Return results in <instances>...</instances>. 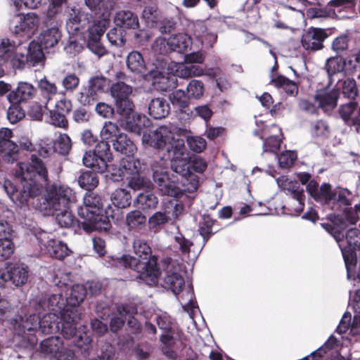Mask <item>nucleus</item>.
Here are the masks:
<instances>
[{
  "instance_id": "obj_35",
  "label": "nucleus",
  "mask_w": 360,
  "mask_h": 360,
  "mask_svg": "<svg viewBox=\"0 0 360 360\" xmlns=\"http://www.w3.org/2000/svg\"><path fill=\"white\" fill-rule=\"evenodd\" d=\"M18 16L20 17V22L19 25H15L13 30L15 35L22 34L38 26L39 19L34 13H28L26 15L18 14Z\"/></svg>"
},
{
  "instance_id": "obj_41",
  "label": "nucleus",
  "mask_w": 360,
  "mask_h": 360,
  "mask_svg": "<svg viewBox=\"0 0 360 360\" xmlns=\"http://www.w3.org/2000/svg\"><path fill=\"white\" fill-rule=\"evenodd\" d=\"M192 44L191 37L186 33L180 32L176 34H172L168 39L164 37H158L154 45H190Z\"/></svg>"
},
{
  "instance_id": "obj_1",
  "label": "nucleus",
  "mask_w": 360,
  "mask_h": 360,
  "mask_svg": "<svg viewBox=\"0 0 360 360\" xmlns=\"http://www.w3.org/2000/svg\"><path fill=\"white\" fill-rule=\"evenodd\" d=\"M59 295H40L30 301V306L37 314L29 316L17 315L12 321L11 326L15 335L22 339L17 351L18 358L30 359L34 354L37 340L35 337L26 338V332H37L43 334H53L60 331V323L64 313V303Z\"/></svg>"
},
{
  "instance_id": "obj_17",
  "label": "nucleus",
  "mask_w": 360,
  "mask_h": 360,
  "mask_svg": "<svg viewBox=\"0 0 360 360\" xmlns=\"http://www.w3.org/2000/svg\"><path fill=\"white\" fill-rule=\"evenodd\" d=\"M205 58V53L202 51L185 53L184 56L185 64L180 67L179 76L183 78H187L202 75L205 70L198 64L202 63Z\"/></svg>"
},
{
  "instance_id": "obj_22",
  "label": "nucleus",
  "mask_w": 360,
  "mask_h": 360,
  "mask_svg": "<svg viewBox=\"0 0 360 360\" xmlns=\"http://www.w3.org/2000/svg\"><path fill=\"white\" fill-rule=\"evenodd\" d=\"M37 89L30 83L20 82L15 90H13L7 95V100L11 104H17L32 99Z\"/></svg>"
},
{
  "instance_id": "obj_45",
  "label": "nucleus",
  "mask_w": 360,
  "mask_h": 360,
  "mask_svg": "<svg viewBox=\"0 0 360 360\" xmlns=\"http://www.w3.org/2000/svg\"><path fill=\"white\" fill-rule=\"evenodd\" d=\"M161 18V13L156 6H145L141 13L143 21L149 27L157 26Z\"/></svg>"
},
{
  "instance_id": "obj_20",
  "label": "nucleus",
  "mask_w": 360,
  "mask_h": 360,
  "mask_svg": "<svg viewBox=\"0 0 360 360\" xmlns=\"http://www.w3.org/2000/svg\"><path fill=\"white\" fill-rule=\"evenodd\" d=\"M13 132L8 128L0 129V154L7 163H13L18 159V146L11 140Z\"/></svg>"
},
{
  "instance_id": "obj_55",
  "label": "nucleus",
  "mask_w": 360,
  "mask_h": 360,
  "mask_svg": "<svg viewBox=\"0 0 360 360\" xmlns=\"http://www.w3.org/2000/svg\"><path fill=\"white\" fill-rule=\"evenodd\" d=\"M152 186L150 181L140 175V173L137 174H132L129 177L128 181V186L134 191L143 190V191L149 189Z\"/></svg>"
},
{
  "instance_id": "obj_57",
  "label": "nucleus",
  "mask_w": 360,
  "mask_h": 360,
  "mask_svg": "<svg viewBox=\"0 0 360 360\" xmlns=\"http://www.w3.org/2000/svg\"><path fill=\"white\" fill-rule=\"evenodd\" d=\"M310 131L312 137L324 139L329 134V127L326 121L316 120L311 123Z\"/></svg>"
},
{
  "instance_id": "obj_52",
  "label": "nucleus",
  "mask_w": 360,
  "mask_h": 360,
  "mask_svg": "<svg viewBox=\"0 0 360 360\" xmlns=\"http://www.w3.org/2000/svg\"><path fill=\"white\" fill-rule=\"evenodd\" d=\"M38 86L41 95L45 100L44 104L46 106L48 103L52 99V97L57 94V87L54 83L50 82L46 77L39 80Z\"/></svg>"
},
{
  "instance_id": "obj_21",
  "label": "nucleus",
  "mask_w": 360,
  "mask_h": 360,
  "mask_svg": "<svg viewBox=\"0 0 360 360\" xmlns=\"http://www.w3.org/2000/svg\"><path fill=\"white\" fill-rule=\"evenodd\" d=\"M171 135L172 133L167 127L161 126L155 130L144 132L142 135V141L143 144L150 147L162 149L171 139Z\"/></svg>"
},
{
  "instance_id": "obj_37",
  "label": "nucleus",
  "mask_w": 360,
  "mask_h": 360,
  "mask_svg": "<svg viewBox=\"0 0 360 360\" xmlns=\"http://www.w3.org/2000/svg\"><path fill=\"white\" fill-rule=\"evenodd\" d=\"M329 187V184H323L319 186L316 181L310 180L306 186V190L310 196L323 206L325 197L327 196Z\"/></svg>"
},
{
  "instance_id": "obj_53",
  "label": "nucleus",
  "mask_w": 360,
  "mask_h": 360,
  "mask_svg": "<svg viewBox=\"0 0 360 360\" xmlns=\"http://www.w3.org/2000/svg\"><path fill=\"white\" fill-rule=\"evenodd\" d=\"M131 92V86L123 82L114 83L110 87V94L115 101L129 98Z\"/></svg>"
},
{
  "instance_id": "obj_51",
  "label": "nucleus",
  "mask_w": 360,
  "mask_h": 360,
  "mask_svg": "<svg viewBox=\"0 0 360 360\" xmlns=\"http://www.w3.org/2000/svg\"><path fill=\"white\" fill-rule=\"evenodd\" d=\"M182 211V205L179 203L176 199H172L165 202L162 207V212L169 221L176 219L181 214Z\"/></svg>"
},
{
  "instance_id": "obj_58",
  "label": "nucleus",
  "mask_w": 360,
  "mask_h": 360,
  "mask_svg": "<svg viewBox=\"0 0 360 360\" xmlns=\"http://www.w3.org/2000/svg\"><path fill=\"white\" fill-rule=\"evenodd\" d=\"M353 300L356 314L352 320V334L357 335L360 333V288L356 291Z\"/></svg>"
},
{
  "instance_id": "obj_19",
  "label": "nucleus",
  "mask_w": 360,
  "mask_h": 360,
  "mask_svg": "<svg viewBox=\"0 0 360 360\" xmlns=\"http://www.w3.org/2000/svg\"><path fill=\"white\" fill-rule=\"evenodd\" d=\"M106 79L103 76L91 77L86 86L82 88L78 98L79 101L84 105H92L98 98V93L104 91Z\"/></svg>"
},
{
  "instance_id": "obj_12",
  "label": "nucleus",
  "mask_w": 360,
  "mask_h": 360,
  "mask_svg": "<svg viewBox=\"0 0 360 360\" xmlns=\"http://www.w3.org/2000/svg\"><path fill=\"white\" fill-rule=\"evenodd\" d=\"M347 46H332V49L337 52V53L340 54L338 56L330 58L326 60V69L328 77V82L330 84H333L335 82L338 84L342 80V77L344 76V69L345 67L348 65L354 70L359 69L358 65L355 68V65H357L355 61L354 55L352 58L354 60L350 58H345L342 54L343 52L347 51Z\"/></svg>"
},
{
  "instance_id": "obj_31",
  "label": "nucleus",
  "mask_w": 360,
  "mask_h": 360,
  "mask_svg": "<svg viewBox=\"0 0 360 360\" xmlns=\"http://www.w3.org/2000/svg\"><path fill=\"white\" fill-rule=\"evenodd\" d=\"M63 342L59 336H51L41 341V352L49 356L50 360H55L56 356L62 350Z\"/></svg>"
},
{
  "instance_id": "obj_54",
  "label": "nucleus",
  "mask_w": 360,
  "mask_h": 360,
  "mask_svg": "<svg viewBox=\"0 0 360 360\" xmlns=\"http://www.w3.org/2000/svg\"><path fill=\"white\" fill-rule=\"evenodd\" d=\"M187 96L189 99L198 100L202 98L205 91L204 83L199 79H191L186 87Z\"/></svg>"
},
{
  "instance_id": "obj_14",
  "label": "nucleus",
  "mask_w": 360,
  "mask_h": 360,
  "mask_svg": "<svg viewBox=\"0 0 360 360\" xmlns=\"http://www.w3.org/2000/svg\"><path fill=\"white\" fill-rule=\"evenodd\" d=\"M164 271L163 287L169 289L177 296L185 285L180 264L177 261L170 259L165 264Z\"/></svg>"
},
{
  "instance_id": "obj_25",
  "label": "nucleus",
  "mask_w": 360,
  "mask_h": 360,
  "mask_svg": "<svg viewBox=\"0 0 360 360\" xmlns=\"http://www.w3.org/2000/svg\"><path fill=\"white\" fill-rule=\"evenodd\" d=\"M87 20L91 25L88 28L89 39L86 45H94V44L98 43L101 37L103 35L109 24V19L103 17L99 19H89Z\"/></svg>"
},
{
  "instance_id": "obj_10",
  "label": "nucleus",
  "mask_w": 360,
  "mask_h": 360,
  "mask_svg": "<svg viewBox=\"0 0 360 360\" xmlns=\"http://www.w3.org/2000/svg\"><path fill=\"white\" fill-rule=\"evenodd\" d=\"M109 142L110 139H101L92 151L89 150L84 154L83 164L99 173L107 171L110 167L108 163L112 160Z\"/></svg>"
},
{
  "instance_id": "obj_62",
  "label": "nucleus",
  "mask_w": 360,
  "mask_h": 360,
  "mask_svg": "<svg viewBox=\"0 0 360 360\" xmlns=\"http://www.w3.org/2000/svg\"><path fill=\"white\" fill-rule=\"evenodd\" d=\"M344 212V218H340L338 221L340 223V226H338L340 229H344L346 228L345 225V221L349 223V224H356V223L359 220V215L355 209L353 207H343L342 210Z\"/></svg>"
},
{
  "instance_id": "obj_13",
  "label": "nucleus",
  "mask_w": 360,
  "mask_h": 360,
  "mask_svg": "<svg viewBox=\"0 0 360 360\" xmlns=\"http://www.w3.org/2000/svg\"><path fill=\"white\" fill-rule=\"evenodd\" d=\"M29 276V268L21 262H8L4 269H0V287L11 282L16 287L26 283Z\"/></svg>"
},
{
  "instance_id": "obj_40",
  "label": "nucleus",
  "mask_w": 360,
  "mask_h": 360,
  "mask_svg": "<svg viewBox=\"0 0 360 360\" xmlns=\"http://www.w3.org/2000/svg\"><path fill=\"white\" fill-rule=\"evenodd\" d=\"M141 169V163L139 159H135L134 155L127 156L120 162V167L119 169L118 177L121 179L122 176H124L125 174L132 176L137 174Z\"/></svg>"
},
{
  "instance_id": "obj_15",
  "label": "nucleus",
  "mask_w": 360,
  "mask_h": 360,
  "mask_svg": "<svg viewBox=\"0 0 360 360\" xmlns=\"http://www.w3.org/2000/svg\"><path fill=\"white\" fill-rule=\"evenodd\" d=\"M59 282L56 283V285L58 287L64 285L66 288V292L65 296L62 292L54 293L53 295H59L63 298V302L64 303V313L68 312H76V309L80 304L84 300L86 297V291L84 285L75 284L72 286L68 288L65 283L60 285Z\"/></svg>"
},
{
  "instance_id": "obj_9",
  "label": "nucleus",
  "mask_w": 360,
  "mask_h": 360,
  "mask_svg": "<svg viewBox=\"0 0 360 360\" xmlns=\"http://www.w3.org/2000/svg\"><path fill=\"white\" fill-rule=\"evenodd\" d=\"M101 139H110L113 149L126 156L134 155L136 146L127 134L120 131L118 126L112 122H105L101 133Z\"/></svg>"
},
{
  "instance_id": "obj_8",
  "label": "nucleus",
  "mask_w": 360,
  "mask_h": 360,
  "mask_svg": "<svg viewBox=\"0 0 360 360\" xmlns=\"http://www.w3.org/2000/svg\"><path fill=\"white\" fill-rule=\"evenodd\" d=\"M297 179L300 182L289 180L285 176L276 179L278 187L288 196V207H283L288 210V214L291 216H298L304 210L305 194L303 186L310 181L311 175L309 173L301 172L297 174Z\"/></svg>"
},
{
  "instance_id": "obj_30",
  "label": "nucleus",
  "mask_w": 360,
  "mask_h": 360,
  "mask_svg": "<svg viewBox=\"0 0 360 360\" xmlns=\"http://www.w3.org/2000/svg\"><path fill=\"white\" fill-rule=\"evenodd\" d=\"M170 112V105L164 98L158 97L150 100L148 104V113L155 120L166 117Z\"/></svg>"
},
{
  "instance_id": "obj_18",
  "label": "nucleus",
  "mask_w": 360,
  "mask_h": 360,
  "mask_svg": "<svg viewBox=\"0 0 360 360\" xmlns=\"http://www.w3.org/2000/svg\"><path fill=\"white\" fill-rule=\"evenodd\" d=\"M352 195V192L347 188L332 189L330 185L327 196L325 197L323 206L334 211L342 210L343 207L351 205Z\"/></svg>"
},
{
  "instance_id": "obj_61",
  "label": "nucleus",
  "mask_w": 360,
  "mask_h": 360,
  "mask_svg": "<svg viewBox=\"0 0 360 360\" xmlns=\"http://www.w3.org/2000/svg\"><path fill=\"white\" fill-rule=\"evenodd\" d=\"M153 84L157 90L167 91L175 86V82L173 77L160 75L153 78Z\"/></svg>"
},
{
  "instance_id": "obj_6",
  "label": "nucleus",
  "mask_w": 360,
  "mask_h": 360,
  "mask_svg": "<svg viewBox=\"0 0 360 360\" xmlns=\"http://www.w3.org/2000/svg\"><path fill=\"white\" fill-rule=\"evenodd\" d=\"M165 164L163 160H160L159 162L154 161L151 163L153 179L162 195L180 198L197 190L198 180L191 177V182L184 184L176 174L167 172Z\"/></svg>"
},
{
  "instance_id": "obj_34",
  "label": "nucleus",
  "mask_w": 360,
  "mask_h": 360,
  "mask_svg": "<svg viewBox=\"0 0 360 360\" xmlns=\"http://www.w3.org/2000/svg\"><path fill=\"white\" fill-rule=\"evenodd\" d=\"M328 37V34L325 30L310 27L302 35V45H323V42Z\"/></svg>"
},
{
  "instance_id": "obj_2",
  "label": "nucleus",
  "mask_w": 360,
  "mask_h": 360,
  "mask_svg": "<svg viewBox=\"0 0 360 360\" xmlns=\"http://www.w3.org/2000/svg\"><path fill=\"white\" fill-rule=\"evenodd\" d=\"M53 167H48L36 155H32L29 162H18L15 176L20 181L18 186L11 181L0 175V188H2L11 200L17 206L23 207L28 204L30 198L41 194L43 184L49 182L48 169L58 175L61 172V162L51 159Z\"/></svg>"
},
{
  "instance_id": "obj_46",
  "label": "nucleus",
  "mask_w": 360,
  "mask_h": 360,
  "mask_svg": "<svg viewBox=\"0 0 360 360\" xmlns=\"http://www.w3.org/2000/svg\"><path fill=\"white\" fill-rule=\"evenodd\" d=\"M96 173L93 171L82 172L78 177V184L79 186L87 191H91L98 184V179Z\"/></svg>"
},
{
  "instance_id": "obj_64",
  "label": "nucleus",
  "mask_w": 360,
  "mask_h": 360,
  "mask_svg": "<svg viewBox=\"0 0 360 360\" xmlns=\"http://www.w3.org/2000/svg\"><path fill=\"white\" fill-rule=\"evenodd\" d=\"M25 117V112L19 103L11 104L7 110V118L10 123L15 124Z\"/></svg>"
},
{
  "instance_id": "obj_27",
  "label": "nucleus",
  "mask_w": 360,
  "mask_h": 360,
  "mask_svg": "<svg viewBox=\"0 0 360 360\" xmlns=\"http://www.w3.org/2000/svg\"><path fill=\"white\" fill-rule=\"evenodd\" d=\"M169 99L174 108L179 110L181 114L188 117L193 115V110L189 107V98L185 91L181 89H176L169 94Z\"/></svg>"
},
{
  "instance_id": "obj_48",
  "label": "nucleus",
  "mask_w": 360,
  "mask_h": 360,
  "mask_svg": "<svg viewBox=\"0 0 360 360\" xmlns=\"http://www.w3.org/2000/svg\"><path fill=\"white\" fill-rule=\"evenodd\" d=\"M214 222L215 220L212 219L209 214H203L198 229L199 233L203 239L202 247L205 246L210 237L217 232V231H213Z\"/></svg>"
},
{
  "instance_id": "obj_44",
  "label": "nucleus",
  "mask_w": 360,
  "mask_h": 360,
  "mask_svg": "<svg viewBox=\"0 0 360 360\" xmlns=\"http://www.w3.org/2000/svg\"><path fill=\"white\" fill-rule=\"evenodd\" d=\"M113 205L120 212V209L126 208L131 205V195L125 188H117L111 195Z\"/></svg>"
},
{
  "instance_id": "obj_60",
  "label": "nucleus",
  "mask_w": 360,
  "mask_h": 360,
  "mask_svg": "<svg viewBox=\"0 0 360 360\" xmlns=\"http://www.w3.org/2000/svg\"><path fill=\"white\" fill-rule=\"evenodd\" d=\"M12 67L15 69L22 70L27 66V58L25 53L18 51L15 48H12L11 54L9 59Z\"/></svg>"
},
{
  "instance_id": "obj_3",
  "label": "nucleus",
  "mask_w": 360,
  "mask_h": 360,
  "mask_svg": "<svg viewBox=\"0 0 360 360\" xmlns=\"http://www.w3.org/2000/svg\"><path fill=\"white\" fill-rule=\"evenodd\" d=\"M132 247L134 256L108 255L104 259V266L115 270L130 269L136 271L138 274L137 278L147 285H157L161 274L157 256L153 255L151 248L141 236L134 237Z\"/></svg>"
},
{
  "instance_id": "obj_24",
  "label": "nucleus",
  "mask_w": 360,
  "mask_h": 360,
  "mask_svg": "<svg viewBox=\"0 0 360 360\" xmlns=\"http://www.w3.org/2000/svg\"><path fill=\"white\" fill-rule=\"evenodd\" d=\"M84 4L92 13L86 14V20L108 18L112 4L109 0H84Z\"/></svg>"
},
{
  "instance_id": "obj_56",
  "label": "nucleus",
  "mask_w": 360,
  "mask_h": 360,
  "mask_svg": "<svg viewBox=\"0 0 360 360\" xmlns=\"http://www.w3.org/2000/svg\"><path fill=\"white\" fill-rule=\"evenodd\" d=\"M71 148V139L66 134H60L53 143L54 151L62 155H68Z\"/></svg>"
},
{
  "instance_id": "obj_11",
  "label": "nucleus",
  "mask_w": 360,
  "mask_h": 360,
  "mask_svg": "<svg viewBox=\"0 0 360 360\" xmlns=\"http://www.w3.org/2000/svg\"><path fill=\"white\" fill-rule=\"evenodd\" d=\"M78 319L77 313L65 311V317L63 318L60 323V331L65 339L72 338V342L75 347L86 352L92 342V338L88 333H81L77 330Z\"/></svg>"
},
{
  "instance_id": "obj_49",
  "label": "nucleus",
  "mask_w": 360,
  "mask_h": 360,
  "mask_svg": "<svg viewBox=\"0 0 360 360\" xmlns=\"http://www.w3.org/2000/svg\"><path fill=\"white\" fill-rule=\"evenodd\" d=\"M126 223L129 229H141L146 225V217L139 210H133L127 214Z\"/></svg>"
},
{
  "instance_id": "obj_39",
  "label": "nucleus",
  "mask_w": 360,
  "mask_h": 360,
  "mask_svg": "<svg viewBox=\"0 0 360 360\" xmlns=\"http://www.w3.org/2000/svg\"><path fill=\"white\" fill-rule=\"evenodd\" d=\"M271 83L277 89H282L288 96H295L298 93L296 83L281 75H277L276 77L271 75Z\"/></svg>"
},
{
  "instance_id": "obj_32",
  "label": "nucleus",
  "mask_w": 360,
  "mask_h": 360,
  "mask_svg": "<svg viewBox=\"0 0 360 360\" xmlns=\"http://www.w3.org/2000/svg\"><path fill=\"white\" fill-rule=\"evenodd\" d=\"M61 39V32L57 27H51L42 32L29 45H57Z\"/></svg>"
},
{
  "instance_id": "obj_42",
  "label": "nucleus",
  "mask_w": 360,
  "mask_h": 360,
  "mask_svg": "<svg viewBox=\"0 0 360 360\" xmlns=\"http://www.w3.org/2000/svg\"><path fill=\"white\" fill-rule=\"evenodd\" d=\"M158 203L156 195L148 190L139 193L134 200V205L143 210L155 208Z\"/></svg>"
},
{
  "instance_id": "obj_36",
  "label": "nucleus",
  "mask_w": 360,
  "mask_h": 360,
  "mask_svg": "<svg viewBox=\"0 0 360 360\" xmlns=\"http://www.w3.org/2000/svg\"><path fill=\"white\" fill-rule=\"evenodd\" d=\"M181 292H183L182 295L177 298L184 310L188 311L191 318L193 319V315L196 311L199 310L198 307L196 305L193 287L188 285L185 290L182 289Z\"/></svg>"
},
{
  "instance_id": "obj_43",
  "label": "nucleus",
  "mask_w": 360,
  "mask_h": 360,
  "mask_svg": "<svg viewBox=\"0 0 360 360\" xmlns=\"http://www.w3.org/2000/svg\"><path fill=\"white\" fill-rule=\"evenodd\" d=\"M127 128L131 132L136 134H143L144 132H148L146 127L149 126L150 120L143 115H133L131 120L127 121Z\"/></svg>"
},
{
  "instance_id": "obj_23",
  "label": "nucleus",
  "mask_w": 360,
  "mask_h": 360,
  "mask_svg": "<svg viewBox=\"0 0 360 360\" xmlns=\"http://www.w3.org/2000/svg\"><path fill=\"white\" fill-rule=\"evenodd\" d=\"M340 91L337 89H323L316 91L315 99L324 111L331 110L337 106Z\"/></svg>"
},
{
  "instance_id": "obj_29",
  "label": "nucleus",
  "mask_w": 360,
  "mask_h": 360,
  "mask_svg": "<svg viewBox=\"0 0 360 360\" xmlns=\"http://www.w3.org/2000/svg\"><path fill=\"white\" fill-rule=\"evenodd\" d=\"M115 24L123 29H137L139 27L138 15L129 10H121L115 13Z\"/></svg>"
},
{
  "instance_id": "obj_59",
  "label": "nucleus",
  "mask_w": 360,
  "mask_h": 360,
  "mask_svg": "<svg viewBox=\"0 0 360 360\" xmlns=\"http://www.w3.org/2000/svg\"><path fill=\"white\" fill-rule=\"evenodd\" d=\"M342 86V93L343 96L350 100H354L358 94V89L356 87V82L354 79L347 78L340 84Z\"/></svg>"
},
{
  "instance_id": "obj_5",
  "label": "nucleus",
  "mask_w": 360,
  "mask_h": 360,
  "mask_svg": "<svg viewBox=\"0 0 360 360\" xmlns=\"http://www.w3.org/2000/svg\"><path fill=\"white\" fill-rule=\"evenodd\" d=\"M101 198L94 192L88 191L84 197L83 205L77 208L81 225L86 232L107 231L111 227L110 217L114 219V210L108 205L103 213Z\"/></svg>"
},
{
  "instance_id": "obj_7",
  "label": "nucleus",
  "mask_w": 360,
  "mask_h": 360,
  "mask_svg": "<svg viewBox=\"0 0 360 360\" xmlns=\"http://www.w3.org/2000/svg\"><path fill=\"white\" fill-rule=\"evenodd\" d=\"M327 231L338 244L347 269V278H350L357 262L356 251L360 250V230L356 228L349 229L345 235L336 226L329 225Z\"/></svg>"
},
{
  "instance_id": "obj_16",
  "label": "nucleus",
  "mask_w": 360,
  "mask_h": 360,
  "mask_svg": "<svg viewBox=\"0 0 360 360\" xmlns=\"http://www.w3.org/2000/svg\"><path fill=\"white\" fill-rule=\"evenodd\" d=\"M37 238L41 249L53 258L63 259L71 252L66 243L50 238L45 231L40 232Z\"/></svg>"
},
{
  "instance_id": "obj_50",
  "label": "nucleus",
  "mask_w": 360,
  "mask_h": 360,
  "mask_svg": "<svg viewBox=\"0 0 360 360\" xmlns=\"http://www.w3.org/2000/svg\"><path fill=\"white\" fill-rule=\"evenodd\" d=\"M202 24L195 26L194 34L202 45H213L217 41V36L212 32H207Z\"/></svg>"
},
{
  "instance_id": "obj_47",
  "label": "nucleus",
  "mask_w": 360,
  "mask_h": 360,
  "mask_svg": "<svg viewBox=\"0 0 360 360\" xmlns=\"http://www.w3.org/2000/svg\"><path fill=\"white\" fill-rule=\"evenodd\" d=\"M128 69L135 73H142L146 70V65L143 56L137 51H131L127 58Z\"/></svg>"
},
{
  "instance_id": "obj_4",
  "label": "nucleus",
  "mask_w": 360,
  "mask_h": 360,
  "mask_svg": "<svg viewBox=\"0 0 360 360\" xmlns=\"http://www.w3.org/2000/svg\"><path fill=\"white\" fill-rule=\"evenodd\" d=\"M76 202L73 190L66 185L52 184L46 191L44 198V208L49 214L55 215L56 223L61 228H70L78 223L82 226L81 220H77L70 209Z\"/></svg>"
},
{
  "instance_id": "obj_63",
  "label": "nucleus",
  "mask_w": 360,
  "mask_h": 360,
  "mask_svg": "<svg viewBox=\"0 0 360 360\" xmlns=\"http://www.w3.org/2000/svg\"><path fill=\"white\" fill-rule=\"evenodd\" d=\"M275 158L278 160V163L281 168L290 167L297 159V153L292 150H285L279 155L275 154Z\"/></svg>"
},
{
  "instance_id": "obj_28",
  "label": "nucleus",
  "mask_w": 360,
  "mask_h": 360,
  "mask_svg": "<svg viewBox=\"0 0 360 360\" xmlns=\"http://www.w3.org/2000/svg\"><path fill=\"white\" fill-rule=\"evenodd\" d=\"M170 162L171 168L174 172L173 174L179 176L181 182L187 184L191 182V177L198 180L196 176L191 175L190 162L186 157L172 160Z\"/></svg>"
},
{
  "instance_id": "obj_26",
  "label": "nucleus",
  "mask_w": 360,
  "mask_h": 360,
  "mask_svg": "<svg viewBox=\"0 0 360 360\" xmlns=\"http://www.w3.org/2000/svg\"><path fill=\"white\" fill-rule=\"evenodd\" d=\"M166 149V153L164 154L163 158H160V160H163L165 162L166 160H172L185 157L186 148L185 146V141L182 139H176L172 137L171 135V139L167 142V146L165 147Z\"/></svg>"
},
{
  "instance_id": "obj_33",
  "label": "nucleus",
  "mask_w": 360,
  "mask_h": 360,
  "mask_svg": "<svg viewBox=\"0 0 360 360\" xmlns=\"http://www.w3.org/2000/svg\"><path fill=\"white\" fill-rule=\"evenodd\" d=\"M56 46H27V66L34 67L44 62L45 54L49 53L51 49Z\"/></svg>"
},
{
  "instance_id": "obj_38",
  "label": "nucleus",
  "mask_w": 360,
  "mask_h": 360,
  "mask_svg": "<svg viewBox=\"0 0 360 360\" xmlns=\"http://www.w3.org/2000/svg\"><path fill=\"white\" fill-rule=\"evenodd\" d=\"M271 129L274 131L277 132L278 135H271L264 139L263 152L271 153L274 155L280 150L281 143V129L276 124H272Z\"/></svg>"
}]
</instances>
